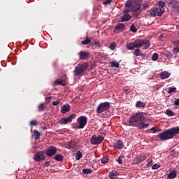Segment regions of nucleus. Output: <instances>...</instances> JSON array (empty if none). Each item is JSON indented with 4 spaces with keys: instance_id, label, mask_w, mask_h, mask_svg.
<instances>
[{
    "instance_id": "1",
    "label": "nucleus",
    "mask_w": 179,
    "mask_h": 179,
    "mask_svg": "<svg viewBox=\"0 0 179 179\" xmlns=\"http://www.w3.org/2000/svg\"><path fill=\"white\" fill-rule=\"evenodd\" d=\"M145 113L138 112L129 117V124L131 127H137L139 129H145L149 127V124H145Z\"/></svg>"
},
{
    "instance_id": "2",
    "label": "nucleus",
    "mask_w": 179,
    "mask_h": 179,
    "mask_svg": "<svg viewBox=\"0 0 179 179\" xmlns=\"http://www.w3.org/2000/svg\"><path fill=\"white\" fill-rule=\"evenodd\" d=\"M179 134V127H173L167 129L158 135V138L160 141H169V139H173L176 135Z\"/></svg>"
},
{
    "instance_id": "3",
    "label": "nucleus",
    "mask_w": 179,
    "mask_h": 179,
    "mask_svg": "<svg viewBox=\"0 0 179 179\" xmlns=\"http://www.w3.org/2000/svg\"><path fill=\"white\" fill-rule=\"evenodd\" d=\"M141 47H143L144 50H148L150 47V41L149 40H139L127 45V50H135V48H141Z\"/></svg>"
},
{
    "instance_id": "4",
    "label": "nucleus",
    "mask_w": 179,
    "mask_h": 179,
    "mask_svg": "<svg viewBox=\"0 0 179 179\" xmlns=\"http://www.w3.org/2000/svg\"><path fill=\"white\" fill-rule=\"evenodd\" d=\"M166 3L164 1H159L157 3V7L153 8L150 10V16L155 17V16H162L164 13V7Z\"/></svg>"
},
{
    "instance_id": "5",
    "label": "nucleus",
    "mask_w": 179,
    "mask_h": 179,
    "mask_svg": "<svg viewBox=\"0 0 179 179\" xmlns=\"http://www.w3.org/2000/svg\"><path fill=\"white\" fill-rule=\"evenodd\" d=\"M88 66L89 64L86 62L78 64V66L75 67V70L73 71L74 76H79L82 75V73H83V72H85L86 69H87Z\"/></svg>"
},
{
    "instance_id": "6",
    "label": "nucleus",
    "mask_w": 179,
    "mask_h": 179,
    "mask_svg": "<svg viewBox=\"0 0 179 179\" xmlns=\"http://www.w3.org/2000/svg\"><path fill=\"white\" fill-rule=\"evenodd\" d=\"M77 122L78 126H73V128L75 129H83L85 127H86V124H87V117L86 116H80L77 119Z\"/></svg>"
},
{
    "instance_id": "7",
    "label": "nucleus",
    "mask_w": 179,
    "mask_h": 179,
    "mask_svg": "<svg viewBox=\"0 0 179 179\" xmlns=\"http://www.w3.org/2000/svg\"><path fill=\"white\" fill-rule=\"evenodd\" d=\"M108 108H110V103H101L96 108V113L97 114H103V113H107Z\"/></svg>"
},
{
    "instance_id": "8",
    "label": "nucleus",
    "mask_w": 179,
    "mask_h": 179,
    "mask_svg": "<svg viewBox=\"0 0 179 179\" xmlns=\"http://www.w3.org/2000/svg\"><path fill=\"white\" fill-rule=\"evenodd\" d=\"M33 159L36 163L45 160V150L37 152Z\"/></svg>"
},
{
    "instance_id": "9",
    "label": "nucleus",
    "mask_w": 179,
    "mask_h": 179,
    "mask_svg": "<svg viewBox=\"0 0 179 179\" xmlns=\"http://www.w3.org/2000/svg\"><path fill=\"white\" fill-rule=\"evenodd\" d=\"M76 118V114H72L69 115L67 117H64L60 119L58 122L59 124H61L62 125H66V124L69 122H72V120H75Z\"/></svg>"
},
{
    "instance_id": "10",
    "label": "nucleus",
    "mask_w": 179,
    "mask_h": 179,
    "mask_svg": "<svg viewBox=\"0 0 179 179\" xmlns=\"http://www.w3.org/2000/svg\"><path fill=\"white\" fill-rule=\"evenodd\" d=\"M103 141H104V137H103V136L93 135L90 138L92 145H100Z\"/></svg>"
},
{
    "instance_id": "11",
    "label": "nucleus",
    "mask_w": 179,
    "mask_h": 179,
    "mask_svg": "<svg viewBox=\"0 0 179 179\" xmlns=\"http://www.w3.org/2000/svg\"><path fill=\"white\" fill-rule=\"evenodd\" d=\"M45 154L48 157H52L55 155H57V148L55 146L50 145L45 151Z\"/></svg>"
},
{
    "instance_id": "12",
    "label": "nucleus",
    "mask_w": 179,
    "mask_h": 179,
    "mask_svg": "<svg viewBox=\"0 0 179 179\" xmlns=\"http://www.w3.org/2000/svg\"><path fill=\"white\" fill-rule=\"evenodd\" d=\"M66 149L76 150L78 149V144L74 141H71L66 144Z\"/></svg>"
},
{
    "instance_id": "13",
    "label": "nucleus",
    "mask_w": 179,
    "mask_h": 179,
    "mask_svg": "<svg viewBox=\"0 0 179 179\" xmlns=\"http://www.w3.org/2000/svg\"><path fill=\"white\" fill-rule=\"evenodd\" d=\"M80 59H82L83 61H85V59H87L90 57V53L89 52L86 51H80L78 53Z\"/></svg>"
},
{
    "instance_id": "14",
    "label": "nucleus",
    "mask_w": 179,
    "mask_h": 179,
    "mask_svg": "<svg viewBox=\"0 0 179 179\" xmlns=\"http://www.w3.org/2000/svg\"><path fill=\"white\" fill-rule=\"evenodd\" d=\"M113 148H115V149H118L119 150H121V149L124 148V143H122V141L118 140L113 143Z\"/></svg>"
},
{
    "instance_id": "15",
    "label": "nucleus",
    "mask_w": 179,
    "mask_h": 179,
    "mask_svg": "<svg viewBox=\"0 0 179 179\" xmlns=\"http://www.w3.org/2000/svg\"><path fill=\"white\" fill-rule=\"evenodd\" d=\"M177 177V170H170L169 174L167 176L168 179H174Z\"/></svg>"
},
{
    "instance_id": "16",
    "label": "nucleus",
    "mask_w": 179,
    "mask_h": 179,
    "mask_svg": "<svg viewBox=\"0 0 179 179\" xmlns=\"http://www.w3.org/2000/svg\"><path fill=\"white\" fill-rule=\"evenodd\" d=\"M69 110H71V106L66 103L62 107L61 113H62V114H66Z\"/></svg>"
},
{
    "instance_id": "17",
    "label": "nucleus",
    "mask_w": 179,
    "mask_h": 179,
    "mask_svg": "<svg viewBox=\"0 0 179 179\" xmlns=\"http://www.w3.org/2000/svg\"><path fill=\"white\" fill-rule=\"evenodd\" d=\"M132 16L129 14H124L121 17V22H129Z\"/></svg>"
},
{
    "instance_id": "18",
    "label": "nucleus",
    "mask_w": 179,
    "mask_h": 179,
    "mask_svg": "<svg viewBox=\"0 0 179 179\" xmlns=\"http://www.w3.org/2000/svg\"><path fill=\"white\" fill-rule=\"evenodd\" d=\"M125 27H127V25H125V24L120 23L115 27V30H116L117 31H120L121 30H124Z\"/></svg>"
},
{
    "instance_id": "19",
    "label": "nucleus",
    "mask_w": 179,
    "mask_h": 179,
    "mask_svg": "<svg viewBox=\"0 0 179 179\" xmlns=\"http://www.w3.org/2000/svg\"><path fill=\"white\" fill-rule=\"evenodd\" d=\"M131 10L134 13L142 10V9H141V4H133V6L131 8Z\"/></svg>"
},
{
    "instance_id": "20",
    "label": "nucleus",
    "mask_w": 179,
    "mask_h": 179,
    "mask_svg": "<svg viewBox=\"0 0 179 179\" xmlns=\"http://www.w3.org/2000/svg\"><path fill=\"white\" fill-rule=\"evenodd\" d=\"M171 73H169L168 71H162L160 73L161 79H167L170 78Z\"/></svg>"
},
{
    "instance_id": "21",
    "label": "nucleus",
    "mask_w": 179,
    "mask_h": 179,
    "mask_svg": "<svg viewBox=\"0 0 179 179\" xmlns=\"http://www.w3.org/2000/svg\"><path fill=\"white\" fill-rule=\"evenodd\" d=\"M137 108H145L146 107V103L142 102V101H138L136 103Z\"/></svg>"
},
{
    "instance_id": "22",
    "label": "nucleus",
    "mask_w": 179,
    "mask_h": 179,
    "mask_svg": "<svg viewBox=\"0 0 179 179\" xmlns=\"http://www.w3.org/2000/svg\"><path fill=\"white\" fill-rule=\"evenodd\" d=\"M58 85H60L62 86H65V80H62V79H57L55 83H54V86H58Z\"/></svg>"
},
{
    "instance_id": "23",
    "label": "nucleus",
    "mask_w": 179,
    "mask_h": 179,
    "mask_svg": "<svg viewBox=\"0 0 179 179\" xmlns=\"http://www.w3.org/2000/svg\"><path fill=\"white\" fill-rule=\"evenodd\" d=\"M146 159H148V156H146L145 155H141L138 158H137L136 161L138 162V163H142V162H145Z\"/></svg>"
},
{
    "instance_id": "24",
    "label": "nucleus",
    "mask_w": 179,
    "mask_h": 179,
    "mask_svg": "<svg viewBox=\"0 0 179 179\" xmlns=\"http://www.w3.org/2000/svg\"><path fill=\"white\" fill-rule=\"evenodd\" d=\"M54 159L56 162H62L64 160V156L61 154H57L55 156Z\"/></svg>"
},
{
    "instance_id": "25",
    "label": "nucleus",
    "mask_w": 179,
    "mask_h": 179,
    "mask_svg": "<svg viewBox=\"0 0 179 179\" xmlns=\"http://www.w3.org/2000/svg\"><path fill=\"white\" fill-rule=\"evenodd\" d=\"M165 1L169 5L173 6V8H176V6L177 5V3H178V1H177L176 0H165Z\"/></svg>"
},
{
    "instance_id": "26",
    "label": "nucleus",
    "mask_w": 179,
    "mask_h": 179,
    "mask_svg": "<svg viewBox=\"0 0 179 179\" xmlns=\"http://www.w3.org/2000/svg\"><path fill=\"white\" fill-rule=\"evenodd\" d=\"M92 42V38L86 36V40H84L81 42V44H83V45H87V44H90Z\"/></svg>"
},
{
    "instance_id": "27",
    "label": "nucleus",
    "mask_w": 179,
    "mask_h": 179,
    "mask_svg": "<svg viewBox=\"0 0 179 179\" xmlns=\"http://www.w3.org/2000/svg\"><path fill=\"white\" fill-rule=\"evenodd\" d=\"M34 136L36 141L40 139V136H41V133H40L38 130H34Z\"/></svg>"
},
{
    "instance_id": "28",
    "label": "nucleus",
    "mask_w": 179,
    "mask_h": 179,
    "mask_svg": "<svg viewBox=\"0 0 179 179\" xmlns=\"http://www.w3.org/2000/svg\"><path fill=\"white\" fill-rule=\"evenodd\" d=\"M108 177L110 179H117L118 177H117V172H109L108 173Z\"/></svg>"
},
{
    "instance_id": "29",
    "label": "nucleus",
    "mask_w": 179,
    "mask_h": 179,
    "mask_svg": "<svg viewBox=\"0 0 179 179\" xmlns=\"http://www.w3.org/2000/svg\"><path fill=\"white\" fill-rule=\"evenodd\" d=\"M134 54L136 57H143V53H142V51L138 48L134 50Z\"/></svg>"
},
{
    "instance_id": "30",
    "label": "nucleus",
    "mask_w": 179,
    "mask_h": 179,
    "mask_svg": "<svg viewBox=\"0 0 179 179\" xmlns=\"http://www.w3.org/2000/svg\"><path fill=\"white\" fill-rule=\"evenodd\" d=\"M38 110L40 113H41V111L45 110V105L44 104V103H40L38 106Z\"/></svg>"
},
{
    "instance_id": "31",
    "label": "nucleus",
    "mask_w": 179,
    "mask_h": 179,
    "mask_svg": "<svg viewBox=\"0 0 179 179\" xmlns=\"http://www.w3.org/2000/svg\"><path fill=\"white\" fill-rule=\"evenodd\" d=\"M165 114H166L168 117H174V115H176L174 112L170 109L166 110Z\"/></svg>"
},
{
    "instance_id": "32",
    "label": "nucleus",
    "mask_w": 179,
    "mask_h": 179,
    "mask_svg": "<svg viewBox=\"0 0 179 179\" xmlns=\"http://www.w3.org/2000/svg\"><path fill=\"white\" fill-rule=\"evenodd\" d=\"M83 155L82 154V152L78 151L76 154V160H80L82 159Z\"/></svg>"
},
{
    "instance_id": "33",
    "label": "nucleus",
    "mask_w": 179,
    "mask_h": 179,
    "mask_svg": "<svg viewBox=\"0 0 179 179\" xmlns=\"http://www.w3.org/2000/svg\"><path fill=\"white\" fill-rule=\"evenodd\" d=\"M92 173H93V171H92V169H83V174H92Z\"/></svg>"
},
{
    "instance_id": "34",
    "label": "nucleus",
    "mask_w": 179,
    "mask_h": 179,
    "mask_svg": "<svg viewBox=\"0 0 179 179\" xmlns=\"http://www.w3.org/2000/svg\"><path fill=\"white\" fill-rule=\"evenodd\" d=\"M110 66L112 68H118L120 66V64L117 62H110Z\"/></svg>"
},
{
    "instance_id": "35",
    "label": "nucleus",
    "mask_w": 179,
    "mask_h": 179,
    "mask_svg": "<svg viewBox=\"0 0 179 179\" xmlns=\"http://www.w3.org/2000/svg\"><path fill=\"white\" fill-rule=\"evenodd\" d=\"M101 162L102 164H106V163H108V157L105 156L102 157V159H101Z\"/></svg>"
},
{
    "instance_id": "36",
    "label": "nucleus",
    "mask_w": 179,
    "mask_h": 179,
    "mask_svg": "<svg viewBox=\"0 0 179 179\" xmlns=\"http://www.w3.org/2000/svg\"><path fill=\"white\" fill-rule=\"evenodd\" d=\"M177 92V88L176 87H169L168 93L170 94L171 93H176Z\"/></svg>"
},
{
    "instance_id": "37",
    "label": "nucleus",
    "mask_w": 179,
    "mask_h": 179,
    "mask_svg": "<svg viewBox=\"0 0 179 179\" xmlns=\"http://www.w3.org/2000/svg\"><path fill=\"white\" fill-rule=\"evenodd\" d=\"M147 166L148 167H152V166H153V159H150L149 158L148 160H147Z\"/></svg>"
},
{
    "instance_id": "38",
    "label": "nucleus",
    "mask_w": 179,
    "mask_h": 179,
    "mask_svg": "<svg viewBox=\"0 0 179 179\" xmlns=\"http://www.w3.org/2000/svg\"><path fill=\"white\" fill-rule=\"evenodd\" d=\"M133 5L134 3L131 1H127V3H125L126 8H130V9L131 8H132Z\"/></svg>"
},
{
    "instance_id": "39",
    "label": "nucleus",
    "mask_w": 179,
    "mask_h": 179,
    "mask_svg": "<svg viewBox=\"0 0 179 179\" xmlns=\"http://www.w3.org/2000/svg\"><path fill=\"white\" fill-rule=\"evenodd\" d=\"M130 30L133 33H136V31H138V29H136V27H135V24H134L131 26Z\"/></svg>"
},
{
    "instance_id": "40",
    "label": "nucleus",
    "mask_w": 179,
    "mask_h": 179,
    "mask_svg": "<svg viewBox=\"0 0 179 179\" xmlns=\"http://www.w3.org/2000/svg\"><path fill=\"white\" fill-rule=\"evenodd\" d=\"M152 61H157L159 59V55L157 53H154L152 57Z\"/></svg>"
},
{
    "instance_id": "41",
    "label": "nucleus",
    "mask_w": 179,
    "mask_h": 179,
    "mask_svg": "<svg viewBox=\"0 0 179 179\" xmlns=\"http://www.w3.org/2000/svg\"><path fill=\"white\" fill-rule=\"evenodd\" d=\"M37 124H38V123L37 122V120H32L30 122V125H31V127H37Z\"/></svg>"
},
{
    "instance_id": "42",
    "label": "nucleus",
    "mask_w": 179,
    "mask_h": 179,
    "mask_svg": "<svg viewBox=\"0 0 179 179\" xmlns=\"http://www.w3.org/2000/svg\"><path fill=\"white\" fill-rule=\"evenodd\" d=\"M124 156H120L117 159H116V162L118 163V164H122V159H124Z\"/></svg>"
},
{
    "instance_id": "43",
    "label": "nucleus",
    "mask_w": 179,
    "mask_h": 179,
    "mask_svg": "<svg viewBox=\"0 0 179 179\" xmlns=\"http://www.w3.org/2000/svg\"><path fill=\"white\" fill-rule=\"evenodd\" d=\"M164 55L166 58H173V54L171 52H166Z\"/></svg>"
},
{
    "instance_id": "44",
    "label": "nucleus",
    "mask_w": 179,
    "mask_h": 179,
    "mask_svg": "<svg viewBox=\"0 0 179 179\" xmlns=\"http://www.w3.org/2000/svg\"><path fill=\"white\" fill-rule=\"evenodd\" d=\"M172 52H173V54L177 55L179 54V47H176L172 50Z\"/></svg>"
},
{
    "instance_id": "45",
    "label": "nucleus",
    "mask_w": 179,
    "mask_h": 179,
    "mask_svg": "<svg viewBox=\"0 0 179 179\" xmlns=\"http://www.w3.org/2000/svg\"><path fill=\"white\" fill-rule=\"evenodd\" d=\"M129 12H132L131 8H126L123 10L124 15H129Z\"/></svg>"
},
{
    "instance_id": "46",
    "label": "nucleus",
    "mask_w": 179,
    "mask_h": 179,
    "mask_svg": "<svg viewBox=\"0 0 179 179\" xmlns=\"http://www.w3.org/2000/svg\"><path fill=\"white\" fill-rule=\"evenodd\" d=\"M160 168V165L155 164L152 166V170H157V169Z\"/></svg>"
},
{
    "instance_id": "47",
    "label": "nucleus",
    "mask_w": 179,
    "mask_h": 179,
    "mask_svg": "<svg viewBox=\"0 0 179 179\" xmlns=\"http://www.w3.org/2000/svg\"><path fill=\"white\" fill-rule=\"evenodd\" d=\"M141 13H142V10L137 11L134 13V16L135 17H138V16H139V15H141Z\"/></svg>"
},
{
    "instance_id": "48",
    "label": "nucleus",
    "mask_w": 179,
    "mask_h": 179,
    "mask_svg": "<svg viewBox=\"0 0 179 179\" xmlns=\"http://www.w3.org/2000/svg\"><path fill=\"white\" fill-rule=\"evenodd\" d=\"M115 47H116L115 43H111L110 45V48L112 50V51H114V50H115Z\"/></svg>"
},
{
    "instance_id": "49",
    "label": "nucleus",
    "mask_w": 179,
    "mask_h": 179,
    "mask_svg": "<svg viewBox=\"0 0 179 179\" xmlns=\"http://www.w3.org/2000/svg\"><path fill=\"white\" fill-rule=\"evenodd\" d=\"M173 45H176V47H179V39L176 40V41H174L173 42Z\"/></svg>"
},
{
    "instance_id": "50",
    "label": "nucleus",
    "mask_w": 179,
    "mask_h": 179,
    "mask_svg": "<svg viewBox=\"0 0 179 179\" xmlns=\"http://www.w3.org/2000/svg\"><path fill=\"white\" fill-rule=\"evenodd\" d=\"M92 45H96V47H100V42L99 41L92 42Z\"/></svg>"
},
{
    "instance_id": "51",
    "label": "nucleus",
    "mask_w": 179,
    "mask_h": 179,
    "mask_svg": "<svg viewBox=\"0 0 179 179\" xmlns=\"http://www.w3.org/2000/svg\"><path fill=\"white\" fill-rule=\"evenodd\" d=\"M113 2V0H106L103 1V5H108V3H111Z\"/></svg>"
},
{
    "instance_id": "52",
    "label": "nucleus",
    "mask_w": 179,
    "mask_h": 179,
    "mask_svg": "<svg viewBox=\"0 0 179 179\" xmlns=\"http://www.w3.org/2000/svg\"><path fill=\"white\" fill-rule=\"evenodd\" d=\"M177 153V151L175 150H173L170 152V155H171V156H176Z\"/></svg>"
},
{
    "instance_id": "53",
    "label": "nucleus",
    "mask_w": 179,
    "mask_h": 179,
    "mask_svg": "<svg viewBox=\"0 0 179 179\" xmlns=\"http://www.w3.org/2000/svg\"><path fill=\"white\" fill-rule=\"evenodd\" d=\"M59 101H61L60 100H57L55 101L52 102V106H58L59 104Z\"/></svg>"
},
{
    "instance_id": "54",
    "label": "nucleus",
    "mask_w": 179,
    "mask_h": 179,
    "mask_svg": "<svg viewBox=\"0 0 179 179\" xmlns=\"http://www.w3.org/2000/svg\"><path fill=\"white\" fill-rule=\"evenodd\" d=\"M174 106H179V98L174 101Z\"/></svg>"
},
{
    "instance_id": "55",
    "label": "nucleus",
    "mask_w": 179,
    "mask_h": 179,
    "mask_svg": "<svg viewBox=\"0 0 179 179\" xmlns=\"http://www.w3.org/2000/svg\"><path fill=\"white\" fill-rule=\"evenodd\" d=\"M151 131H153V134H156V132L159 131V130L156 129L155 127L151 128Z\"/></svg>"
},
{
    "instance_id": "56",
    "label": "nucleus",
    "mask_w": 179,
    "mask_h": 179,
    "mask_svg": "<svg viewBox=\"0 0 179 179\" xmlns=\"http://www.w3.org/2000/svg\"><path fill=\"white\" fill-rule=\"evenodd\" d=\"M50 165H51V163H50V162L48 161L45 162V167H50Z\"/></svg>"
},
{
    "instance_id": "57",
    "label": "nucleus",
    "mask_w": 179,
    "mask_h": 179,
    "mask_svg": "<svg viewBox=\"0 0 179 179\" xmlns=\"http://www.w3.org/2000/svg\"><path fill=\"white\" fill-rule=\"evenodd\" d=\"M149 5L148 3L143 4V9H148Z\"/></svg>"
},
{
    "instance_id": "58",
    "label": "nucleus",
    "mask_w": 179,
    "mask_h": 179,
    "mask_svg": "<svg viewBox=\"0 0 179 179\" xmlns=\"http://www.w3.org/2000/svg\"><path fill=\"white\" fill-rule=\"evenodd\" d=\"M50 100H52V98L51 96H48L45 98V101L48 102H50Z\"/></svg>"
},
{
    "instance_id": "59",
    "label": "nucleus",
    "mask_w": 179,
    "mask_h": 179,
    "mask_svg": "<svg viewBox=\"0 0 179 179\" xmlns=\"http://www.w3.org/2000/svg\"><path fill=\"white\" fill-rule=\"evenodd\" d=\"M129 89L124 90V93H126V94H129Z\"/></svg>"
},
{
    "instance_id": "60",
    "label": "nucleus",
    "mask_w": 179,
    "mask_h": 179,
    "mask_svg": "<svg viewBox=\"0 0 179 179\" xmlns=\"http://www.w3.org/2000/svg\"><path fill=\"white\" fill-rule=\"evenodd\" d=\"M176 29L179 30V25H176Z\"/></svg>"
},
{
    "instance_id": "61",
    "label": "nucleus",
    "mask_w": 179,
    "mask_h": 179,
    "mask_svg": "<svg viewBox=\"0 0 179 179\" xmlns=\"http://www.w3.org/2000/svg\"><path fill=\"white\" fill-rule=\"evenodd\" d=\"M96 1H101V0H96Z\"/></svg>"
}]
</instances>
